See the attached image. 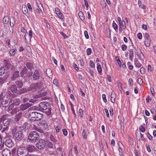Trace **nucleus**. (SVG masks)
Masks as SVG:
<instances>
[{
	"instance_id": "obj_1",
	"label": "nucleus",
	"mask_w": 156,
	"mask_h": 156,
	"mask_svg": "<svg viewBox=\"0 0 156 156\" xmlns=\"http://www.w3.org/2000/svg\"><path fill=\"white\" fill-rule=\"evenodd\" d=\"M32 79L34 81H39L37 83H40L41 85H44V78L41 75V72L37 69H36L32 75Z\"/></svg>"
},
{
	"instance_id": "obj_2",
	"label": "nucleus",
	"mask_w": 156,
	"mask_h": 156,
	"mask_svg": "<svg viewBox=\"0 0 156 156\" xmlns=\"http://www.w3.org/2000/svg\"><path fill=\"white\" fill-rule=\"evenodd\" d=\"M10 92L7 93L3 97L1 102V105L3 107H8L10 103L12 102V98L9 95Z\"/></svg>"
},
{
	"instance_id": "obj_3",
	"label": "nucleus",
	"mask_w": 156,
	"mask_h": 156,
	"mask_svg": "<svg viewBox=\"0 0 156 156\" xmlns=\"http://www.w3.org/2000/svg\"><path fill=\"white\" fill-rule=\"evenodd\" d=\"M28 138L30 141L34 142L39 139V135L37 132L33 131L30 133Z\"/></svg>"
},
{
	"instance_id": "obj_4",
	"label": "nucleus",
	"mask_w": 156,
	"mask_h": 156,
	"mask_svg": "<svg viewBox=\"0 0 156 156\" xmlns=\"http://www.w3.org/2000/svg\"><path fill=\"white\" fill-rule=\"evenodd\" d=\"M18 156H28V152L27 149L24 147H21L18 148L17 151Z\"/></svg>"
},
{
	"instance_id": "obj_5",
	"label": "nucleus",
	"mask_w": 156,
	"mask_h": 156,
	"mask_svg": "<svg viewBox=\"0 0 156 156\" xmlns=\"http://www.w3.org/2000/svg\"><path fill=\"white\" fill-rule=\"evenodd\" d=\"M29 116L35 119L37 121L43 118V115L37 112H33L30 113Z\"/></svg>"
},
{
	"instance_id": "obj_6",
	"label": "nucleus",
	"mask_w": 156,
	"mask_h": 156,
	"mask_svg": "<svg viewBox=\"0 0 156 156\" xmlns=\"http://www.w3.org/2000/svg\"><path fill=\"white\" fill-rule=\"evenodd\" d=\"M43 86L40 85V83H32L27 88V91H31L33 92L38 89H40Z\"/></svg>"
},
{
	"instance_id": "obj_7",
	"label": "nucleus",
	"mask_w": 156,
	"mask_h": 156,
	"mask_svg": "<svg viewBox=\"0 0 156 156\" xmlns=\"http://www.w3.org/2000/svg\"><path fill=\"white\" fill-rule=\"evenodd\" d=\"M4 62L5 68L8 71H10L15 68L14 66L10 63L9 61L4 60Z\"/></svg>"
},
{
	"instance_id": "obj_8",
	"label": "nucleus",
	"mask_w": 156,
	"mask_h": 156,
	"mask_svg": "<svg viewBox=\"0 0 156 156\" xmlns=\"http://www.w3.org/2000/svg\"><path fill=\"white\" fill-rule=\"evenodd\" d=\"M46 145V143L45 140L43 139L39 140L38 142L36 144V147L40 150L43 149Z\"/></svg>"
},
{
	"instance_id": "obj_9",
	"label": "nucleus",
	"mask_w": 156,
	"mask_h": 156,
	"mask_svg": "<svg viewBox=\"0 0 156 156\" xmlns=\"http://www.w3.org/2000/svg\"><path fill=\"white\" fill-rule=\"evenodd\" d=\"M28 69L30 71L27 74L28 77H30L32 76L33 74V72L31 71L32 69H34V66L30 62H27L26 64V66Z\"/></svg>"
},
{
	"instance_id": "obj_10",
	"label": "nucleus",
	"mask_w": 156,
	"mask_h": 156,
	"mask_svg": "<svg viewBox=\"0 0 156 156\" xmlns=\"http://www.w3.org/2000/svg\"><path fill=\"white\" fill-rule=\"evenodd\" d=\"M39 109L40 111L42 110H45L47 109L48 106V104L47 102H41L39 105Z\"/></svg>"
},
{
	"instance_id": "obj_11",
	"label": "nucleus",
	"mask_w": 156,
	"mask_h": 156,
	"mask_svg": "<svg viewBox=\"0 0 156 156\" xmlns=\"http://www.w3.org/2000/svg\"><path fill=\"white\" fill-rule=\"evenodd\" d=\"M37 124L40 127L42 128L43 130L47 129L48 127V123L45 120L40 121L39 123H38Z\"/></svg>"
},
{
	"instance_id": "obj_12",
	"label": "nucleus",
	"mask_w": 156,
	"mask_h": 156,
	"mask_svg": "<svg viewBox=\"0 0 156 156\" xmlns=\"http://www.w3.org/2000/svg\"><path fill=\"white\" fill-rule=\"evenodd\" d=\"M6 139L5 142V145L9 147H12L14 145V143L12 139L9 138H7Z\"/></svg>"
},
{
	"instance_id": "obj_13",
	"label": "nucleus",
	"mask_w": 156,
	"mask_h": 156,
	"mask_svg": "<svg viewBox=\"0 0 156 156\" xmlns=\"http://www.w3.org/2000/svg\"><path fill=\"white\" fill-rule=\"evenodd\" d=\"M32 104L29 103H26L24 104L21 105L20 107V111H23L26 110L28 108L31 107L32 105Z\"/></svg>"
},
{
	"instance_id": "obj_14",
	"label": "nucleus",
	"mask_w": 156,
	"mask_h": 156,
	"mask_svg": "<svg viewBox=\"0 0 156 156\" xmlns=\"http://www.w3.org/2000/svg\"><path fill=\"white\" fill-rule=\"evenodd\" d=\"M8 90L13 93H16L18 92L17 87L15 84L9 85Z\"/></svg>"
},
{
	"instance_id": "obj_15",
	"label": "nucleus",
	"mask_w": 156,
	"mask_h": 156,
	"mask_svg": "<svg viewBox=\"0 0 156 156\" xmlns=\"http://www.w3.org/2000/svg\"><path fill=\"white\" fill-rule=\"evenodd\" d=\"M19 71L18 70H16L12 72V76L11 78V80L12 81H15L16 80L17 78L19 77Z\"/></svg>"
},
{
	"instance_id": "obj_16",
	"label": "nucleus",
	"mask_w": 156,
	"mask_h": 156,
	"mask_svg": "<svg viewBox=\"0 0 156 156\" xmlns=\"http://www.w3.org/2000/svg\"><path fill=\"white\" fill-rule=\"evenodd\" d=\"M23 136V132L21 130H19L13 135L14 137L17 140H19L21 139Z\"/></svg>"
},
{
	"instance_id": "obj_17",
	"label": "nucleus",
	"mask_w": 156,
	"mask_h": 156,
	"mask_svg": "<svg viewBox=\"0 0 156 156\" xmlns=\"http://www.w3.org/2000/svg\"><path fill=\"white\" fill-rule=\"evenodd\" d=\"M29 118L28 120V122L30 124L32 127L33 128L34 126H36V124H37L38 122L35 119H34V118H33L31 117H30L29 116Z\"/></svg>"
},
{
	"instance_id": "obj_18",
	"label": "nucleus",
	"mask_w": 156,
	"mask_h": 156,
	"mask_svg": "<svg viewBox=\"0 0 156 156\" xmlns=\"http://www.w3.org/2000/svg\"><path fill=\"white\" fill-rule=\"evenodd\" d=\"M33 33L32 30H30L29 31V34L26 33L24 36L26 42L27 41H30L31 38L32 37Z\"/></svg>"
},
{
	"instance_id": "obj_19",
	"label": "nucleus",
	"mask_w": 156,
	"mask_h": 156,
	"mask_svg": "<svg viewBox=\"0 0 156 156\" xmlns=\"http://www.w3.org/2000/svg\"><path fill=\"white\" fill-rule=\"evenodd\" d=\"M28 73L27 69L26 67L25 66L21 69L20 72V75L22 77H25V76H24V75L27 74Z\"/></svg>"
},
{
	"instance_id": "obj_20",
	"label": "nucleus",
	"mask_w": 156,
	"mask_h": 156,
	"mask_svg": "<svg viewBox=\"0 0 156 156\" xmlns=\"http://www.w3.org/2000/svg\"><path fill=\"white\" fill-rule=\"evenodd\" d=\"M11 152L8 149H4L2 152L3 156H10Z\"/></svg>"
},
{
	"instance_id": "obj_21",
	"label": "nucleus",
	"mask_w": 156,
	"mask_h": 156,
	"mask_svg": "<svg viewBox=\"0 0 156 156\" xmlns=\"http://www.w3.org/2000/svg\"><path fill=\"white\" fill-rule=\"evenodd\" d=\"M137 53L138 54L137 55L139 59L140 60H143L144 59V56L143 54L142 53L141 50L140 48H137Z\"/></svg>"
},
{
	"instance_id": "obj_22",
	"label": "nucleus",
	"mask_w": 156,
	"mask_h": 156,
	"mask_svg": "<svg viewBox=\"0 0 156 156\" xmlns=\"http://www.w3.org/2000/svg\"><path fill=\"white\" fill-rule=\"evenodd\" d=\"M26 148L27 149V152H32L35 151L36 149V147L32 145H29Z\"/></svg>"
},
{
	"instance_id": "obj_23",
	"label": "nucleus",
	"mask_w": 156,
	"mask_h": 156,
	"mask_svg": "<svg viewBox=\"0 0 156 156\" xmlns=\"http://www.w3.org/2000/svg\"><path fill=\"white\" fill-rule=\"evenodd\" d=\"M16 85H17L19 88H21L23 85V82L20 80L16 81L15 82Z\"/></svg>"
},
{
	"instance_id": "obj_24",
	"label": "nucleus",
	"mask_w": 156,
	"mask_h": 156,
	"mask_svg": "<svg viewBox=\"0 0 156 156\" xmlns=\"http://www.w3.org/2000/svg\"><path fill=\"white\" fill-rule=\"evenodd\" d=\"M46 73L50 78H52L53 75L52 71L50 68H48L46 71Z\"/></svg>"
},
{
	"instance_id": "obj_25",
	"label": "nucleus",
	"mask_w": 156,
	"mask_h": 156,
	"mask_svg": "<svg viewBox=\"0 0 156 156\" xmlns=\"http://www.w3.org/2000/svg\"><path fill=\"white\" fill-rule=\"evenodd\" d=\"M129 60L132 61L133 57V49H130L129 50Z\"/></svg>"
},
{
	"instance_id": "obj_26",
	"label": "nucleus",
	"mask_w": 156,
	"mask_h": 156,
	"mask_svg": "<svg viewBox=\"0 0 156 156\" xmlns=\"http://www.w3.org/2000/svg\"><path fill=\"white\" fill-rule=\"evenodd\" d=\"M29 125V123H28L27 122H25L22 126V129L24 130V131L27 130L28 129Z\"/></svg>"
},
{
	"instance_id": "obj_27",
	"label": "nucleus",
	"mask_w": 156,
	"mask_h": 156,
	"mask_svg": "<svg viewBox=\"0 0 156 156\" xmlns=\"http://www.w3.org/2000/svg\"><path fill=\"white\" fill-rule=\"evenodd\" d=\"M20 110V108L14 107L12 111L11 112V113L12 115H15Z\"/></svg>"
},
{
	"instance_id": "obj_28",
	"label": "nucleus",
	"mask_w": 156,
	"mask_h": 156,
	"mask_svg": "<svg viewBox=\"0 0 156 156\" xmlns=\"http://www.w3.org/2000/svg\"><path fill=\"white\" fill-rule=\"evenodd\" d=\"M134 62L135 66L136 67H138L140 68V67L142 65L138 61V59L137 58H135L134 59Z\"/></svg>"
},
{
	"instance_id": "obj_29",
	"label": "nucleus",
	"mask_w": 156,
	"mask_h": 156,
	"mask_svg": "<svg viewBox=\"0 0 156 156\" xmlns=\"http://www.w3.org/2000/svg\"><path fill=\"white\" fill-rule=\"evenodd\" d=\"M18 93L19 94H23L27 92V88L26 89V88H23L19 90L18 91Z\"/></svg>"
},
{
	"instance_id": "obj_30",
	"label": "nucleus",
	"mask_w": 156,
	"mask_h": 156,
	"mask_svg": "<svg viewBox=\"0 0 156 156\" xmlns=\"http://www.w3.org/2000/svg\"><path fill=\"white\" fill-rule=\"evenodd\" d=\"M12 103L14 106L18 105L20 104V100L19 99H15L12 101Z\"/></svg>"
},
{
	"instance_id": "obj_31",
	"label": "nucleus",
	"mask_w": 156,
	"mask_h": 156,
	"mask_svg": "<svg viewBox=\"0 0 156 156\" xmlns=\"http://www.w3.org/2000/svg\"><path fill=\"white\" fill-rule=\"evenodd\" d=\"M33 128L34 129H35L41 133H44V131L45 130L41 128H37L36 126H34V127H33Z\"/></svg>"
},
{
	"instance_id": "obj_32",
	"label": "nucleus",
	"mask_w": 156,
	"mask_h": 156,
	"mask_svg": "<svg viewBox=\"0 0 156 156\" xmlns=\"http://www.w3.org/2000/svg\"><path fill=\"white\" fill-rule=\"evenodd\" d=\"M38 97V95H36L34 96V97L32 98H31L30 99L29 101V102L31 103H34L36 102L37 100L36 99Z\"/></svg>"
},
{
	"instance_id": "obj_33",
	"label": "nucleus",
	"mask_w": 156,
	"mask_h": 156,
	"mask_svg": "<svg viewBox=\"0 0 156 156\" xmlns=\"http://www.w3.org/2000/svg\"><path fill=\"white\" fill-rule=\"evenodd\" d=\"M9 19H10L8 16H5L3 19V21L4 23L6 24L8 23Z\"/></svg>"
},
{
	"instance_id": "obj_34",
	"label": "nucleus",
	"mask_w": 156,
	"mask_h": 156,
	"mask_svg": "<svg viewBox=\"0 0 156 156\" xmlns=\"http://www.w3.org/2000/svg\"><path fill=\"white\" fill-rule=\"evenodd\" d=\"M17 130V126H13L11 128V131L13 135L16 133Z\"/></svg>"
},
{
	"instance_id": "obj_35",
	"label": "nucleus",
	"mask_w": 156,
	"mask_h": 156,
	"mask_svg": "<svg viewBox=\"0 0 156 156\" xmlns=\"http://www.w3.org/2000/svg\"><path fill=\"white\" fill-rule=\"evenodd\" d=\"M51 108H47V110L43 111V112L45 113L48 116H49L51 115Z\"/></svg>"
},
{
	"instance_id": "obj_36",
	"label": "nucleus",
	"mask_w": 156,
	"mask_h": 156,
	"mask_svg": "<svg viewBox=\"0 0 156 156\" xmlns=\"http://www.w3.org/2000/svg\"><path fill=\"white\" fill-rule=\"evenodd\" d=\"M144 44L147 47H149L151 44V41L150 39H145Z\"/></svg>"
},
{
	"instance_id": "obj_37",
	"label": "nucleus",
	"mask_w": 156,
	"mask_h": 156,
	"mask_svg": "<svg viewBox=\"0 0 156 156\" xmlns=\"http://www.w3.org/2000/svg\"><path fill=\"white\" fill-rule=\"evenodd\" d=\"M9 53L10 56H13L16 53V50L14 49H11L9 51Z\"/></svg>"
},
{
	"instance_id": "obj_38",
	"label": "nucleus",
	"mask_w": 156,
	"mask_h": 156,
	"mask_svg": "<svg viewBox=\"0 0 156 156\" xmlns=\"http://www.w3.org/2000/svg\"><path fill=\"white\" fill-rule=\"evenodd\" d=\"M14 105L12 103V102L10 103V105L8 106V109L9 111H12L13 108H14Z\"/></svg>"
},
{
	"instance_id": "obj_39",
	"label": "nucleus",
	"mask_w": 156,
	"mask_h": 156,
	"mask_svg": "<svg viewBox=\"0 0 156 156\" xmlns=\"http://www.w3.org/2000/svg\"><path fill=\"white\" fill-rule=\"evenodd\" d=\"M62 126L61 124H59L56 127L55 129L57 133L59 132L60 130L61 129Z\"/></svg>"
},
{
	"instance_id": "obj_40",
	"label": "nucleus",
	"mask_w": 156,
	"mask_h": 156,
	"mask_svg": "<svg viewBox=\"0 0 156 156\" xmlns=\"http://www.w3.org/2000/svg\"><path fill=\"white\" fill-rule=\"evenodd\" d=\"M22 10L23 13L24 14H26L27 13V7L25 5H23L22 8Z\"/></svg>"
},
{
	"instance_id": "obj_41",
	"label": "nucleus",
	"mask_w": 156,
	"mask_h": 156,
	"mask_svg": "<svg viewBox=\"0 0 156 156\" xmlns=\"http://www.w3.org/2000/svg\"><path fill=\"white\" fill-rule=\"evenodd\" d=\"M115 95L114 93H112L111 95V101L113 103H114L115 102Z\"/></svg>"
},
{
	"instance_id": "obj_42",
	"label": "nucleus",
	"mask_w": 156,
	"mask_h": 156,
	"mask_svg": "<svg viewBox=\"0 0 156 156\" xmlns=\"http://www.w3.org/2000/svg\"><path fill=\"white\" fill-rule=\"evenodd\" d=\"M82 135L84 139L85 140L87 139V135L86 134V130L85 129L83 128L82 133Z\"/></svg>"
},
{
	"instance_id": "obj_43",
	"label": "nucleus",
	"mask_w": 156,
	"mask_h": 156,
	"mask_svg": "<svg viewBox=\"0 0 156 156\" xmlns=\"http://www.w3.org/2000/svg\"><path fill=\"white\" fill-rule=\"evenodd\" d=\"M5 69L4 67H1L0 68V76L3 75L5 73Z\"/></svg>"
},
{
	"instance_id": "obj_44",
	"label": "nucleus",
	"mask_w": 156,
	"mask_h": 156,
	"mask_svg": "<svg viewBox=\"0 0 156 156\" xmlns=\"http://www.w3.org/2000/svg\"><path fill=\"white\" fill-rule=\"evenodd\" d=\"M120 24H119V26H122V28L123 29H125L126 28V25L125 24V22L124 21H122V22H121Z\"/></svg>"
},
{
	"instance_id": "obj_45",
	"label": "nucleus",
	"mask_w": 156,
	"mask_h": 156,
	"mask_svg": "<svg viewBox=\"0 0 156 156\" xmlns=\"http://www.w3.org/2000/svg\"><path fill=\"white\" fill-rule=\"evenodd\" d=\"M79 16L81 20H84V17L83 16V13L82 12H80L79 13Z\"/></svg>"
},
{
	"instance_id": "obj_46",
	"label": "nucleus",
	"mask_w": 156,
	"mask_h": 156,
	"mask_svg": "<svg viewBox=\"0 0 156 156\" xmlns=\"http://www.w3.org/2000/svg\"><path fill=\"white\" fill-rule=\"evenodd\" d=\"M22 115V113L20 112L16 115V119L18 121L21 118Z\"/></svg>"
},
{
	"instance_id": "obj_47",
	"label": "nucleus",
	"mask_w": 156,
	"mask_h": 156,
	"mask_svg": "<svg viewBox=\"0 0 156 156\" xmlns=\"http://www.w3.org/2000/svg\"><path fill=\"white\" fill-rule=\"evenodd\" d=\"M97 65H98L97 67V70H98V72L99 73H100L102 72V69L101 66L99 64L98 65V64H97Z\"/></svg>"
},
{
	"instance_id": "obj_48",
	"label": "nucleus",
	"mask_w": 156,
	"mask_h": 156,
	"mask_svg": "<svg viewBox=\"0 0 156 156\" xmlns=\"http://www.w3.org/2000/svg\"><path fill=\"white\" fill-rule=\"evenodd\" d=\"M112 27L115 30H118V26L117 24L113 21L112 23Z\"/></svg>"
},
{
	"instance_id": "obj_49",
	"label": "nucleus",
	"mask_w": 156,
	"mask_h": 156,
	"mask_svg": "<svg viewBox=\"0 0 156 156\" xmlns=\"http://www.w3.org/2000/svg\"><path fill=\"white\" fill-rule=\"evenodd\" d=\"M47 146L48 147L50 148H52L53 146V144L50 141H48L47 142Z\"/></svg>"
},
{
	"instance_id": "obj_50",
	"label": "nucleus",
	"mask_w": 156,
	"mask_h": 156,
	"mask_svg": "<svg viewBox=\"0 0 156 156\" xmlns=\"http://www.w3.org/2000/svg\"><path fill=\"white\" fill-rule=\"evenodd\" d=\"M6 80L2 78H0V85L3 84L5 81Z\"/></svg>"
},
{
	"instance_id": "obj_51",
	"label": "nucleus",
	"mask_w": 156,
	"mask_h": 156,
	"mask_svg": "<svg viewBox=\"0 0 156 156\" xmlns=\"http://www.w3.org/2000/svg\"><path fill=\"white\" fill-rule=\"evenodd\" d=\"M59 18L61 19H63L64 18V16L62 12H60L59 14L57 15Z\"/></svg>"
},
{
	"instance_id": "obj_52",
	"label": "nucleus",
	"mask_w": 156,
	"mask_h": 156,
	"mask_svg": "<svg viewBox=\"0 0 156 156\" xmlns=\"http://www.w3.org/2000/svg\"><path fill=\"white\" fill-rule=\"evenodd\" d=\"M70 104L71 105V109H72V110L74 115L76 116V113H75V112L74 111V108H73V105L72 104V103H70Z\"/></svg>"
},
{
	"instance_id": "obj_53",
	"label": "nucleus",
	"mask_w": 156,
	"mask_h": 156,
	"mask_svg": "<svg viewBox=\"0 0 156 156\" xmlns=\"http://www.w3.org/2000/svg\"><path fill=\"white\" fill-rule=\"evenodd\" d=\"M140 130L142 133H144L145 131V128L142 125L140 126Z\"/></svg>"
},
{
	"instance_id": "obj_54",
	"label": "nucleus",
	"mask_w": 156,
	"mask_h": 156,
	"mask_svg": "<svg viewBox=\"0 0 156 156\" xmlns=\"http://www.w3.org/2000/svg\"><path fill=\"white\" fill-rule=\"evenodd\" d=\"M50 138L51 140L54 143H55L56 142L55 139L53 136L52 135H50Z\"/></svg>"
},
{
	"instance_id": "obj_55",
	"label": "nucleus",
	"mask_w": 156,
	"mask_h": 156,
	"mask_svg": "<svg viewBox=\"0 0 156 156\" xmlns=\"http://www.w3.org/2000/svg\"><path fill=\"white\" fill-rule=\"evenodd\" d=\"M90 66L92 68L94 67L95 64L94 62L91 60H90L89 63Z\"/></svg>"
},
{
	"instance_id": "obj_56",
	"label": "nucleus",
	"mask_w": 156,
	"mask_h": 156,
	"mask_svg": "<svg viewBox=\"0 0 156 156\" xmlns=\"http://www.w3.org/2000/svg\"><path fill=\"white\" fill-rule=\"evenodd\" d=\"M87 55H89L91 53V50L90 48H89L87 50Z\"/></svg>"
},
{
	"instance_id": "obj_57",
	"label": "nucleus",
	"mask_w": 156,
	"mask_h": 156,
	"mask_svg": "<svg viewBox=\"0 0 156 156\" xmlns=\"http://www.w3.org/2000/svg\"><path fill=\"white\" fill-rule=\"evenodd\" d=\"M143 82V80L140 78L137 79V82L140 85H141L142 84Z\"/></svg>"
},
{
	"instance_id": "obj_58",
	"label": "nucleus",
	"mask_w": 156,
	"mask_h": 156,
	"mask_svg": "<svg viewBox=\"0 0 156 156\" xmlns=\"http://www.w3.org/2000/svg\"><path fill=\"white\" fill-rule=\"evenodd\" d=\"M140 72L141 74H144L145 72V70L143 67H142L140 69Z\"/></svg>"
},
{
	"instance_id": "obj_59",
	"label": "nucleus",
	"mask_w": 156,
	"mask_h": 156,
	"mask_svg": "<svg viewBox=\"0 0 156 156\" xmlns=\"http://www.w3.org/2000/svg\"><path fill=\"white\" fill-rule=\"evenodd\" d=\"M27 6L29 11L30 12H32L33 11V9L30 3H28L27 4Z\"/></svg>"
},
{
	"instance_id": "obj_60",
	"label": "nucleus",
	"mask_w": 156,
	"mask_h": 156,
	"mask_svg": "<svg viewBox=\"0 0 156 156\" xmlns=\"http://www.w3.org/2000/svg\"><path fill=\"white\" fill-rule=\"evenodd\" d=\"M83 111L81 109H80L79 110V115L81 117H83Z\"/></svg>"
},
{
	"instance_id": "obj_61",
	"label": "nucleus",
	"mask_w": 156,
	"mask_h": 156,
	"mask_svg": "<svg viewBox=\"0 0 156 156\" xmlns=\"http://www.w3.org/2000/svg\"><path fill=\"white\" fill-rule=\"evenodd\" d=\"M118 83L119 84L118 85L119 89L120 91H122V84L119 83Z\"/></svg>"
},
{
	"instance_id": "obj_62",
	"label": "nucleus",
	"mask_w": 156,
	"mask_h": 156,
	"mask_svg": "<svg viewBox=\"0 0 156 156\" xmlns=\"http://www.w3.org/2000/svg\"><path fill=\"white\" fill-rule=\"evenodd\" d=\"M127 46L125 44H122L121 46V48L123 51H125L127 48Z\"/></svg>"
},
{
	"instance_id": "obj_63",
	"label": "nucleus",
	"mask_w": 156,
	"mask_h": 156,
	"mask_svg": "<svg viewBox=\"0 0 156 156\" xmlns=\"http://www.w3.org/2000/svg\"><path fill=\"white\" fill-rule=\"evenodd\" d=\"M102 97L104 101L106 103L107 101V99H106V96L105 94H103L102 95Z\"/></svg>"
},
{
	"instance_id": "obj_64",
	"label": "nucleus",
	"mask_w": 156,
	"mask_h": 156,
	"mask_svg": "<svg viewBox=\"0 0 156 156\" xmlns=\"http://www.w3.org/2000/svg\"><path fill=\"white\" fill-rule=\"evenodd\" d=\"M147 136L149 140H152V136L150 134V133H147Z\"/></svg>"
}]
</instances>
